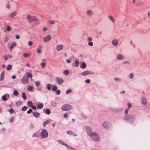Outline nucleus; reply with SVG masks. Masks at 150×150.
<instances>
[{"label": "nucleus", "instance_id": "obj_1", "mask_svg": "<svg viewBox=\"0 0 150 150\" xmlns=\"http://www.w3.org/2000/svg\"><path fill=\"white\" fill-rule=\"evenodd\" d=\"M85 128L87 134L91 137L93 140L96 141H100V138L97 133L95 132H92V129L91 127L87 126Z\"/></svg>", "mask_w": 150, "mask_h": 150}, {"label": "nucleus", "instance_id": "obj_2", "mask_svg": "<svg viewBox=\"0 0 150 150\" xmlns=\"http://www.w3.org/2000/svg\"><path fill=\"white\" fill-rule=\"evenodd\" d=\"M136 119V117L132 115H127L124 118V120L128 123L132 124L133 121Z\"/></svg>", "mask_w": 150, "mask_h": 150}, {"label": "nucleus", "instance_id": "obj_3", "mask_svg": "<svg viewBox=\"0 0 150 150\" xmlns=\"http://www.w3.org/2000/svg\"><path fill=\"white\" fill-rule=\"evenodd\" d=\"M104 128L106 130L109 129L111 127V122L108 121H105L103 124Z\"/></svg>", "mask_w": 150, "mask_h": 150}, {"label": "nucleus", "instance_id": "obj_4", "mask_svg": "<svg viewBox=\"0 0 150 150\" xmlns=\"http://www.w3.org/2000/svg\"><path fill=\"white\" fill-rule=\"evenodd\" d=\"M72 106L68 104H65L62 107V110L64 111H69L72 109Z\"/></svg>", "mask_w": 150, "mask_h": 150}, {"label": "nucleus", "instance_id": "obj_5", "mask_svg": "<svg viewBox=\"0 0 150 150\" xmlns=\"http://www.w3.org/2000/svg\"><path fill=\"white\" fill-rule=\"evenodd\" d=\"M41 136L42 138H45L48 137V134L47 130L45 129H42L40 133Z\"/></svg>", "mask_w": 150, "mask_h": 150}, {"label": "nucleus", "instance_id": "obj_6", "mask_svg": "<svg viewBox=\"0 0 150 150\" xmlns=\"http://www.w3.org/2000/svg\"><path fill=\"white\" fill-rule=\"evenodd\" d=\"M26 18L28 20V22L30 23H32L34 21H37L38 20V19L35 16L31 17L30 15H27Z\"/></svg>", "mask_w": 150, "mask_h": 150}, {"label": "nucleus", "instance_id": "obj_7", "mask_svg": "<svg viewBox=\"0 0 150 150\" xmlns=\"http://www.w3.org/2000/svg\"><path fill=\"white\" fill-rule=\"evenodd\" d=\"M55 80L57 83L60 85H62L64 82V79L62 77H55Z\"/></svg>", "mask_w": 150, "mask_h": 150}, {"label": "nucleus", "instance_id": "obj_8", "mask_svg": "<svg viewBox=\"0 0 150 150\" xmlns=\"http://www.w3.org/2000/svg\"><path fill=\"white\" fill-rule=\"evenodd\" d=\"M26 76V75H24L21 79V82L23 84H26L28 83L29 80L28 78Z\"/></svg>", "mask_w": 150, "mask_h": 150}, {"label": "nucleus", "instance_id": "obj_9", "mask_svg": "<svg viewBox=\"0 0 150 150\" xmlns=\"http://www.w3.org/2000/svg\"><path fill=\"white\" fill-rule=\"evenodd\" d=\"M94 74L93 72H91L90 71L87 70L81 72V75L82 76H85L88 74Z\"/></svg>", "mask_w": 150, "mask_h": 150}, {"label": "nucleus", "instance_id": "obj_10", "mask_svg": "<svg viewBox=\"0 0 150 150\" xmlns=\"http://www.w3.org/2000/svg\"><path fill=\"white\" fill-rule=\"evenodd\" d=\"M51 39V36L50 35H49L44 38L43 41L45 42H47L50 40Z\"/></svg>", "mask_w": 150, "mask_h": 150}, {"label": "nucleus", "instance_id": "obj_11", "mask_svg": "<svg viewBox=\"0 0 150 150\" xmlns=\"http://www.w3.org/2000/svg\"><path fill=\"white\" fill-rule=\"evenodd\" d=\"M33 115L36 118H38L40 116V114L38 112L33 111L32 112Z\"/></svg>", "mask_w": 150, "mask_h": 150}, {"label": "nucleus", "instance_id": "obj_12", "mask_svg": "<svg viewBox=\"0 0 150 150\" xmlns=\"http://www.w3.org/2000/svg\"><path fill=\"white\" fill-rule=\"evenodd\" d=\"M67 133L69 134L70 135H72L73 137H76L77 135L76 134H75L74 132L71 130H69L67 132Z\"/></svg>", "mask_w": 150, "mask_h": 150}, {"label": "nucleus", "instance_id": "obj_13", "mask_svg": "<svg viewBox=\"0 0 150 150\" xmlns=\"http://www.w3.org/2000/svg\"><path fill=\"white\" fill-rule=\"evenodd\" d=\"M141 100L142 103L143 105H145L147 104V101L145 97H142L141 99Z\"/></svg>", "mask_w": 150, "mask_h": 150}, {"label": "nucleus", "instance_id": "obj_14", "mask_svg": "<svg viewBox=\"0 0 150 150\" xmlns=\"http://www.w3.org/2000/svg\"><path fill=\"white\" fill-rule=\"evenodd\" d=\"M43 112L46 114L49 115L51 113V111L49 109H43Z\"/></svg>", "mask_w": 150, "mask_h": 150}, {"label": "nucleus", "instance_id": "obj_15", "mask_svg": "<svg viewBox=\"0 0 150 150\" xmlns=\"http://www.w3.org/2000/svg\"><path fill=\"white\" fill-rule=\"evenodd\" d=\"M6 96H8V97L10 96L8 94H5L4 95L2 96L1 97L2 100H3L6 101L7 100V98Z\"/></svg>", "mask_w": 150, "mask_h": 150}, {"label": "nucleus", "instance_id": "obj_16", "mask_svg": "<svg viewBox=\"0 0 150 150\" xmlns=\"http://www.w3.org/2000/svg\"><path fill=\"white\" fill-rule=\"evenodd\" d=\"M81 68L84 69L86 67V64L84 62H82L81 65L80 66Z\"/></svg>", "mask_w": 150, "mask_h": 150}, {"label": "nucleus", "instance_id": "obj_17", "mask_svg": "<svg viewBox=\"0 0 150 150\" xmlns=\"http://www.w3.org/2000/svg\"><path fill=\"white\" fill-rule=\"evenodd\" d=\"M40 134V133L39 132H36L34 133L32 136V137H39Z\"/></svg>", "mask_w": 150, "mask_h": 150}, {"label": "nucleus", "instance_id": "obj_18", "mask_svg": "<svg viewBox=\"0 0 150 150\" xmlns=\"http://www.w3.org/2000/svg\"><path fill=\"white\" fill-rule=\"evenodd\" d=\"M17 11H15L11 14H10L9 16L10 17H13L17 14Z\"/></svg>", "mask_w": 150, "mask_h": 150}, {"label": "nucleus", "instance_id": "obj_19", "mask_svg": "<svg viewBox=\"0 0 150 150\" xmlns=\"http://www.w3.org/2000/svg\"><path fill=\"white\" fill-rule=\"evenodd\" d=\"M117 59L120 60H122L123 59V56L121 54H119L117 56Z\"/></svg>", "mask_w": 150, "mask_h": 150}, {"label": "nucleus", "instance_id": "obj_20", "mask_svg": "<svg viewBox=\"0 0 150 150\" xmlns=\"http://www.w3.org/2000/svg\"><path fill=\"white\" fill-rule=\"evenodd\" d=\"M63 47V46L62 45H59L57 46V51H59L61 50H62Z\"/></svg>", "mask_w": 150, "mask_h": 150}, {"label": "nucleus", "instance_id": "obj_21", "mask_svg": "<svg viewBox=\"0 0 150 150\" xmlns=\"http://www.w3.org/2000/svg\"><path fill=\"white\" fill-rule=\"evenodd\" d=\"M118 44V40L116 39H114L112 41V44L114 46H117Z\"/></svg>", "mask_w": 150, "mask_h": 150}, {"label": "nucleus", "instance_id": "obj_22", "mask_svg": "<svg viewBox=\"0 0 150 150\" xmlns=\"http://www.w3.org/2000/svg\"><path fill=\"white\" fill-rule=\"evenodd\" d=\"M50 120H47L46 121L44 122L43 124V126L44 127H45L47 124H48L50 123Z\"/></svg>", "mask_w": 150, "mask_h": 150}, {"label": "nucleus", "instance_id": "obj_23", "mask_svg": "<svg viewBox=\"0 0 150 150\" xmlns=\"http://www.w3.org/2000/svg\"><path fill=\"white\" fill-rule=\"evenodd\" d=\"M21 96L24 100H25L27 99V96H26L25 93L23 92L22 93Z\"/></svg>", "mask_w": 150, "mask_h": 150}, {"label": "nucleus", "instance_id": "obj_24", "mask_svg": "<svg viewBox=\"0 0 150 150\" xmlns=\"http://www.w3.org/2000/svg\"><path fill=\"white\" fill-rule=\"evenodd\" d=\"M16 46V44L15 42H13L10 47V48L12 49L14 47Z\"/></svg>", "mask_w": 150, "mask_h": 150}, {"label": "nucleus", "instance_id": "obj_25", "mask_svg": "<svg viewBox=\"0 0 150 150\" xmlns=\"http://www.w3.org/2000/svg\"><path fill=\"white\" fill-rule=\"evenodd\" d=\"M7 111H9L10 114H13L14 112V110L12 108H11L10 109H8Z\"/></svg>", "mask_w": 150, "mask_h": 150}, {"label": "nucleus", "instance_id": "obj_26", "mask_svg": "<svg viewBox=\"0 0 150 150\" xmlns=\"http://www.w3.org/2000/svg\"><path fill=\"white\" fill-rule=\"evenodd\" d=\"M108 18L113 23L115 22V20L114 18L111 16H108Z\"/></svg>", "mask_w": 150, "mask_h": 150}, {"label": "nucleus", "instance_id": "obj_27", "mask_svg": "<svg viewBox=\"0 0 150 150\" xmlns=\"http://www.w3.org/2000/svg\"><path fill=\"white\" fill-rule=\"evenodd\" d=\"M43 107V105L41 103L38 105L37 106V108L38 109H41Z\"/></svg>", "mask_w": 150, "mask_h": 150}, {"label": "nucleus", "instance_id": "obj_28", "mask_svg": "<svg viewBox=\"0 0 150 150\" xmlns=\"http://www.w3.org/2000/svg\"><path fill=\"white\" fill-rule=\"evenodd\" d=\"M58 88L57 87L56 85H54L53 86L52 90L54 91H55Z\"/></svg>", "mask_w": 150, "mask_h": 150}, {"label": "nucleus", "instance_id": "obj_29", "mask_svg": "<svg viewBox=\"0 0 150 150\" xmlns=\"http://www.w3.org/2000/svg\"><path fill=\"white\" fill-rule=\"evenodd\" d=\"M12 68V65L11 64L8 65L6 67V69L7 70H9Z\"/></svg>", "mask_w": 150, "mask_h": 150}, {"label": "nucleus", "instance_id": "obj_30", "mask_svg": "<svg viewBox=\"0 0 150 150\" xmlns=\"http://www.w3.org/2000/svg\"><path fill=\"white\" fill-rule=\"evenodd\" d=\"M26 76H27V77L31 78L33 76L29 72L28 73Z\"/></svg>", "mask_w": 150, "mask_h": 150}, {"label": "nucleus", "instance_id": "obj_31", "mask_svg": "<svg viewBox=\"0 0 150 150\" xmlns=\"http://www.w3.org/2000/svg\"><path fill=\"white\" fill-rule=\"evenodd\" d=\"M30 56V54L29 53H24L23 54V56L25 58Z\"/></svg>", "mask_w": 150, "mask_h": 150}, {"label": "nucleus", "instance_id": "obj_32", "mask_svg": "<svg viewBox=\"0 0 150 150\" xmlns=\"http://www.w3.org/2000/svg\"><path fill=\"white\" fill-rule=\"evenodd\" d=\"M18 93L16 90H15L13 92V94L16 96H17L18 95Z\"/></svg>", "mask_w": 150, "mask_h": 150}, {"label": "nucleus", "instance_id": "obj_33", "mask_svg": "<svg viewBox=\"0 0 150 150\" xmlns=\"http://www.w3.org/2000/svg\"><path fill=\"white\" fill-rule=\"evenodd\" d=\"M47 88L48 90H50L51 88V85L50 84L48 83L47 84Z\"/></svg>", "mask_w": 150, "mask_h": 150}, {"label": "nucleus", "instance_id": "obj_34", "mask_svg": "<svg viewBox=\"0 0 150 150\" xmlns=\"http://www.w3.org/2000/svg\"><path fill=\"white\" fill-rule=\"evenodd\" d=\"M27 104L30 107H31L33 105V103L31 101H29L27 103Z\"/></svg>", "mask_w": 150, "mask_h": 150}, {"label": "nucleus", "instance_id": "obj_35", "mask_svg": "<svg viewBox=\"0 0 150 150\" xmlns=\"http://www.w3.org/2000/svg\"><path fill=\"white\" fill-rule=\"evenodd\" d=\"M33 86H30L28 87V90L29 91H31L33 89Z\"/></svg>", "mask_w": 150, "mask_h": 150}, {"label": "nucleus", "instance_id": "obj_36", "mask_svg": "<svg viewBox=\"0 0 150 150\" xmlns=\"http://www.w3.org/2000/svg\"><path fill=\"white\" fill-rule=\"evenodd\" d=\"M57 142L59 144L63 145L64 143V142L62 140H58Z\"/></svg>", "mask_w": 150, "mask_h": 150}, {"label": "nucleus", "instance_id": "obj_37", "mask_svg": "<svg viewBox=\"0 0 150 150\" xmlns=\"http://www.w3.org/2000/svg\"><path fill=\"white\" fill-rule=\"evenodd\" d=\"M27 107L24 106L22 108L21 110L22 111H26L27 110Z\"/></svg>", "mask_w": 150, "mask_h": 150}, {"label": "nucleus", "instance_id": "obj_38", "mask_svg": "<svg viewBox=\"0 0 150 150\" xmlns=\"http://www.w3.org/2000/svg\"><path fill=\"white\" fill-rule=\"evenodd\" d=\"M35 85L37 86H39L40 84V83L39 81H37L35 82Z\"/></svg>", "mask_w": 150, "mask_h": 150}, {"label": "nucleus", "instance_id": "obj_39", "mask_svg": "<svg viewBox=\"0 0 150 150\" xmlns=\"http://www.w3.org/2000/svg\"><path fill=\"white\" fill-rule=\"evenodd\" d=\"M64 74L66 75H68L69 74V71L68 70H66L64 71Z\"/></svg>", "mask_w": 150, "mask_h": 150}, {"label": "nucleus", "instance_id": "obj_40", "mask_svg": "<svg viewBox=\"0 0 150 150\" xmlns=\"http://www.w3.org/2000/svg\"><path fill=\"white\" fill-rule=\"evenodd\" d=\"M55 91H56V94L57 95H59L61 93V91H60V90H59V89H58V90L57 89Z\"/></svg>", "mask_w": 150, "mask_h": 150}, {"label": "nucleus", "instance_id": "obj_41", "mask_svg": "<svg viewBox=\"0 0 150 150\" xmlns=\"http://www.w3.org/2000/svg\"><path fill=\"white\" fill-rule=\"evenodd\" d=\"M79 63V62L78 60H76L75 62V64L76 65V67H78Z\"/></svg>", "mask_w": 150, "mask_h": 150}, {"label": "nucleus", "instance_id": "obj_42", "mask_svg": "<svg viewBox=\"0 0 150 150\" xmlns=\"http://www.w3.org/2000/svg\"><path fill=\"white\" fill-rule=\"evenodd\" d=\"M71 89H68L66 91V93L67 94H69V93H71Z\"/></svg>", "mask_w": 150, "mask_h": 150}, {"label": "nucleus", "instance_id": "obj_43", "mask_svg": "<svg viewBox=\"0 0 150 150\" xmlns=\"http://www.w3.org/2000/svg\"><path fill=\"white\" fill-rule=\"evenodd\" d=\"M4 75L1 74L0 78V81H1L4 79Z\"/></svg>", "mask_w": 150, "mask_h": 150}, {"label": "nucleus", "instance_id": "obj_44", "mask_svg": "<svg viewBox=\"0 0 150 150\" xmlns=\"http://www.w3.org/2000/svg\"><path fill=\"white\" fill-rule=\"evenodd\" d=\"M32 111L33 110L31 108H30L27 111V113L28 114H29L31 113L32 112Z\"/></svg>", "mask_w": 150, "mask_h": 150}, {"label": "nucleus", "instance_id": "obj_45", "mask_svg": "<svg viewBox=\"0 0 150 150\" xmlns=\"http://www.w3.org/2000/svg\"><path fill=\"white\" fill-rule=\"evenodd\" d=\"M6 30L7 31H9L11 30V28L10 26H7L6 27Z\"/></svg>", "mask_w": 150, "mask_h": 150}, {"label": "nucleus", "instance_id": "obj_46", "mask_svg": "<svg viewBox=\"0 0 150 150\" xmlns=\"http://www.w3.org/2000/svg\"><path fill=\"white\" fill-rule=\"evenodd\" d=\"M114 80L115 81H117V82H120V79L119 78H117V77H115L114 78Z\"/></svg>", "mask_w": 150, "mask_h": 150}, {"label": "nucleus", "instance_id": "obj_47", "mask_svg": "<svg viewBox=\"0 0 150 150\" xmlns=\"http://www.w3.org/2000/svg\"><path fill=\"white\" fill-rule=\"evenodd\" d=\"M129 77L130 79H132L134 77V75L132 73H131L129 75Z\"/></svg>", "mask_w": 150, "mask_h": 150}, {"label": "nucleus", "instance_id": "obj_48", "mask_svg": "<svg viewBox=\"0 0 150 150\" xmlns=\"http://www.w3.org/2000/svg\"><path fill=\"white\" fill-rule=\"evenodd\" d=\"M91 80L90 79H88L85 80V82L87 83H90Z\"/></svg>", "mask_w": 150, "mask_h": 150}, {"label": "nucleus", "instance_id": "obj_49", "mask_svg": "<svg viewBox=\"0 0 150 150\" xmlns=\"http://www.w3.org/2000/svg\"><path fill=\"white\" fill-rule=\"evenodd\" d=\"M46 63L44 62L42 63L41 64V66L42 68H45V67Z\"/></svg>", "mask_w": 150, "mask_h": 150}, {"label": "nucleus", "instance_id": "obj_50", "mask_svg": "<svg viewBox=\"0 0 150 150\" xmlns=\"http://www.w3.org/2000/svg\"><path fill=\"white\" fill-rule=\"evenodd\" d=\"M9 121L11 123H12L13 121V117H11V118L9 119Z\"/></svg>", "mask_w": 150, "mask_h": 150}, {"label": "nucleus", "instance_id": "obj_51", "mask_svg": "<svg viewBox=\"0 0 150 150\" xmlns=\"http://www.w3.org/2000/svg\"><path fill=\"white\" fill-rule=\"evenodd\" d=\"M88 45L90 46H92L93 45V43L92 42H89L88 43Z\"/></svg>", "mask_w": 150, "mask_h": 150}, {"label": "nucleus", "instance_id": "obj_52", "mask_svg": "<svg viewBox=\"0 0 150 150\" xmlns=\"http://www.w3.org/2000/svg\"><path fill=\"white\" fill-rule=\"evenodd\" d=\"M31 107L32 108V109L35 110H36L37 109V108L36 106L34 105H32Z\"/></svg>", "mask_w": 150, "mask_h": 150}, {"label": "nucleus", "instance_id": "obj_53", "mask_svg": "<svg viewBox=\"0 0 150 150\" xmlns=\"http://www.w3.org/2000/svg\"><path fill=\"white\" fill-rule=\"evenodd\" d=\"M28 45L30 46H32L33 45V42L31 41H30L28 42Z\"/></svg>", "mask_w": 150, "mask_h": 150}, {"label": "nucleus", "instance_id": "obj_54", "mask_svg": "<svg viewBox=\"0 0 150 150\" xmlns=\"http://www.w3.org/2000/svg\"><path fill=\"white\" fill-rule=\"evenodd\" d=\"M128 105V108L129 109V108L132 106V105L131 103H128L127 104Z\"/></svg>", "mask_w": 150, "mask_h": 150}, {"label": "nucleus", "instance_id": "obj_55", "mask_svg": "<svg viewBox=\"0 0 150 150\" xmlns=\"http://www.w3.org/2000/svg\"><path fill=\"white\" fill-rule=\"evenodd\" d=\"M128 112V109H126L125 111V115H127V114Z\"/></svg>", "mask_w": 150, "mask_h": 150}, {"label": "nucleus", "instance_id": "obj_56", "mask_svg": "<svg viewBox=\"0 0 150 150\" xmlns=\"http://www.w3.org/2000/svg\"><path fill=\"white\" fill-rule=\"evenodd\" d=\"M81 116H82V117H83L85 119H86L87 118V117L86 116L83 114H82Z\"/></svg>", "mask_w": 150, "mask_h": 150}, {"label": "nucleus", "instance_id": "obj_57", "mask_svg": "<svg viewBox=\"0 0 150 150\" xmlns=\"http://www.w3.org/2000/svg\"><path fill=\"white\" fill-rule=\"evenodd\" d=\"M64 145L65 146H66L67 148H69V147H70V146L69 145H68L67 144L65 143H64Z\"/></svg>", "mask_w": 150, "mask_h": 150}, {"label": "nucleus", "instance_id": "obj_58", "mask_svg": "<svg viewBox=\"0 0 150 150\" xmlns=\"http://www.w3.org/2000/svg\"><path fill=\"white\" fill-rule=\"evenodd\" d=\"M51 24H53L54 23V21L53 20H50L49 22Z\"/></svg>", "mask_w": 150, "mask_h": 150}, {"label": "nucleus", "instance_id": "obj_59", "mask_svg": "<svg viewBox=\"0 0 150 150\" xmlns=\"http://www.w3.org/2000/svg\"><path fill=\"white\" fill-rule=\"evenodd\" d=\"M91 13V11L90 10H88L87 11V13L89 15Z\"/></svg>", "mask_w": 150, "mask_h": 150}, {"label": "nucleus", "instance_id": "obj_60", "mask_svg": "<svg viewBox=\"0 0 150 150\" xmlns=\"http://www.w3.org/2000/svg\"><path fill=\"white\" fill-rule=\"evenodd\" d=\"M37 52H38V53H40L41 52V50L40 49H38L37 50Z\"/></svg>", "mask_w": 150, "mask_h": 150}, {"label": "nucleus", "instance_id": "obj_61", "mask_svg": "<svg viewBox=\"0 0 150 150\" xmlns=\"http://www.w3.org/2000/svg\"><path fill=\"white\" fill-rule=\"evenodd\" d=\"M4 59L5 60H7V59H8V57H7V56L6 55H5L4 56Z\"/></svg>", "mask_w": 150, "mask_h": 150}, {"label": "nucleus", "instance_id": "obj_62", "mask_svg": "<svg viewBox=\"0 0 150 150\" xmlns=\"http://www.w3.org/2000/svg\"><path fill=\"white\" fill-rule=\"evenodd\" d=\"M6 7L7 8L9 9L10 8V6L9 4H7L6 5Z\"/></svg>", "mask_w": 150, "mask_h": 150}, {"label": "nucleus", "instance_id": "obj_63", "mask_svg": "<svg viewBox=\"0 0 150 150\" xmlns=\"http://www.w3.org/2000/svg\"><path fill=\"white\" fill-rule=\"evenodd\" d=\"M69 149L70 150H76V149L74 148L71 146H70Z\"/></svg>", "mask_w": 150, "mask_h": 150}, {"label": "nucleus", "instance_id": "obj_64", "mask_svg": "<svg viewBox=\"0 0 150 150\" xmlns=\"http://www.w3.org/2000/svg\"><path fill=\"white\" fill-rule=\"evenodd\" d=\"M47 28L46 27H45L43 28V31H45L47 30Z\"/></svg>", "mask_w": 150, "mask_h": 150}]
</instances>
